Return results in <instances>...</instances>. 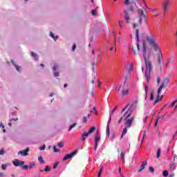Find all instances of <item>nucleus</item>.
<instances>
[{
  "instance_id": "obj_54",
  "label": "nucleus",
  "mask_w": 177,
  "mask_h": 177,
  "mask_svg": "<svg viewBox=\"0 0 177 177\" xmlns=\"http://www.w3.org/2000/svg\"><path fill=\"white\" fill-rule=\"evenodd\" d=\"M54 77H59V72H55L54 73Z\"/></svg>"
},
{
  "instance_id": "obj_14",
  "label": "nucleus",
  "mask_w": 177,
  "mask_h": 177,
  "mask_svg": "<svg viewBox=\"0 0 177 177\" xmlns=\"http://www.w3.org/2000/svg\"><path fill=\"white\" fill-rule=\"evenodd\" d=\"M30 151V148L27 147L25 150L19 151L18 152V155L23 156V157H26V156H28V152Z\"/></svg>"
},
{
  "instance_id": "obj_30",
  "label": "nucleus",
  "mask_w": 177,
  "mask_h": 177,
  "mask_svg": "<svg viewBox=\"0 0 177 177\" xmlns=\"http://www.w3.org/2000/svg\"><path fill=\"white\" fill-rule=\"evenodd\" d=\"M57 146L62 149V147H64V143H63V142H58Z\"/></svg>"
},
{
  "instance_id": "obj_62",
  "label": "nucleus",
  "mask_w": 177,
  "mask_h": 177,
  "mask_svg": "<svg viewBox=\"0 0 177 177\" xmlns=\"http://www.w3.org/2000/svg\"><path fill=\"white\" fill-rule=\"evenodd\" d=\"M112 139H115V134L114 133L112 134Z\"/></svg>"
},
{
  "instance_id": "obj_27",
  "label": "nucleus",
  "mask_w": 177,
  "mask_h": 177,
  "mask_svg": "<svg viewBox=\"0 0 177 177\" xmlns=\"http://www.w3.org/2000/svg\"><path fill=\"white\" fill-rule=\"evenodd\" d=\"M161 154V149L160 148L158 149V151H157V156H156V158H160V156Z\"/></svg>"
},
{
  "instance_id": "obj_3",
  "label": "nucleus",
  "mask_w": 177,
  "mask_h": 177,
  "mask_svg": "<svg viewBox=\"0 0 177 177\" xmlns=\"http://www.w3.org/2000/svg\"><path fill=\"white\" fill-rule=\"evenodd\" d=\"M146 42L149 45H157V41H156V39H154V35L151 33L142 37V45H146Z\"/></svg>"
},
{
  "instance_id": "obj_12",
  "label": "nucleus",
  "mask_w": 177,
  "mask_h": 177,
  "mask_svg": "<svg viewBox=\"0 0 177 177\" xmlns=\"http://www.w3.org/2000/svg\"><path fill=\"white\" fill-rule=\"evenodd\" d=\"M77 151H78V149H76L75 151L71 152V153L66 154L64 157L63 161H66V160H69V158H72L73 156H75V154H77Z\"/></svg>"
},
{
  "instance_id": "obj_33",
  "label": "nucleus",
  "mask_w": 177,
  "mask_h": 177,
  "mask_svg": "<svg viewBox=\"0 0 177 177\" xmlns=\"http://www.w3.org/2000/svg\"><path fill=\"white\" fill-rule=\"evenodd\" d=\"M44 171H45L46 172H49V171H50V168L49 167L48 165H46V167H45V169H44Z\"/></svg>"
},
{
  "instance_id": "obj_18",
  "label": "nucleus",
  "mask_w": 177,
  "mask_h": 177,
  "mask_svg": "<svg viewBox=\"0 0 177 177\" xmlns=\"http://www.w3.org/2000/svg\"><path fill=\"white\" fill-rule=\"evenodd\" d=\"M147 165V161L142 162V163L140 165V169L138 171V172H142L143 169H145V167Z\"/></svg>"
},
{
  "instance_id": "obj_55",
  "label": "nucleus",
  "mask_w": 177,
  "mask_h": 177,
  "mask_svg": "<svg viewBox=\"0 0 177 177\" xmlns=\"http://www.w3.org/2000/svg\"><path fill=\"white\" fill-rule=\"evenodd\" d=\"M53 70H54L55 71H56V70H57V65H54V66H53Z\"/></svg>"
},
{
  "instance_id": "obj_40",
  "label": "nucleus",
  "mask_w": 177,
  "mask_h": 177,
  "mask_svg": "<svg viewBox=\"0 0 177 177\" xmlns=\"http://www.w3.org/2000/svg\"><path fill=\"white\" fill-rule=\"evenodd\" d=\"M139 26H140V24H139V21L138 24H133V28H138Z\"/></svg>"
},
{
  "instance_id": "obj_57",
  "label": "nucleus",
  "mask_w": 177,
  "mask_h": 177,
  "mask_svg": "<svg viewBox=\"0 0 177 177\" xmlns=\"http://www.w3.org/2000/svg\"><path fill=\"white\" fill-rule=\"evenodd\" d=\"M165 117V115H162V116H158L157 120H160V118L164 119V118Z\"/></svg>"
},
{
  "instance_id": "obj_37",
  "label": "nucleus",
  "mask_w": 177,
  "mask_h": 177,
  "mask_svg": "<svg viewBox=\"0 0 177 177\" xmlns=\"http://www.w3.org/2000/svg\"><path fill=\"white\" fill-rule=\"evenodd\" d=\"M6 168H8V165H1V169H3V171L6 170Z\"/></svg>"
},
{
  "instance_id": "obj_21",
  "label": "nucleus",
  "mask_w": 177,
  "mask_h": 177,
  "mask_svg": "<svg viewBox=\"0 0 177 177\" xmlns=\"http://www.w3.org/2000/svg\"><path fill=\"white\" fill-rule=\"evenodd\" d=\"M126 153H127L126 151H122L120 153V156H121L122 162H125V154H126Z\"/></svg>"
},
{
  "instance_id": "obj_34",
  "label": "nucleus",
  "mask_w": 177,
  "mask_h": 177,
  "mask_svg": "<svg viewBox=\"0 0 177 177\" xmlns=\"http://www.w3.org/2000/svg\"><path fill=\"white\" fill-rule=\"evenodd\" d=\"M162 176H163L164 177L168 176V171H167V170L163 171V172H162Z\"/></svg>"
},
{
  "instance_id": "obj_56",
  "label": "nucleus",
  "mask_w": 177,
  "mask_h": 177,
  "mask_svg": "<svg viewBox=\"0 0 177 177\" xmlns=\"http://www.w3.org/2000/svg\"><path fill=\"white\" fill-rule=\"evenodd\" d=\"M88 121V118L86 117H84L83 119V122H86Z\"/></svg>"
},
{
  "instance_id": "obj_25",
  "label": "nucleus",
  "mask_w": 177,
  "mask_h": 177,
  "mask_svg": "<svg viewBox=\"0 0 177 177\" xmlns=\"http://www.w3.org/2000/svg\"><path fill=\"white\" fill-rule=\"evenodd\" d=\"M38 161L40 164H45V160H44V158L41 156L38 157Z\"/></svg>"
},
{
  "instance_id": "obj_49",
  "label": "nucleus",
  "mask_w": 177,
  "mask_h": 177,
  "mask_svg": "<svg viewBox=\"0 0 177 177\" xmlns=\"http://www.w3.org/2000/svg\"><path fill=\"white\" fill-rule=\"evenodd\" d=\"M161 82V79L160 78V77H157V84L158 85H160V82Z\"/></svg>"
},
{
  "instance_id": "obj_35",
  "label": "nucleus",
  "mask_w": 177,
  "mask_h": 177,
  "mask_svg": "<svg viewBox=\"0 0 177 177\" xmlns=\"http://www.w3.org/2000/svg\"><path fill=\"white\" fill-rule=\"evenodd\" d=\"M53 149H54V152L55 153H59V151H60V150L57 148H56V146H53Z\"/></svg>"
},
{
  "instance_id": "obj_61",
  "label": "nucleus",
  "mask_w": 177,
  "mask_h": 177,
  "mask_svg": "<svg viewBox=\"0 0 177 177\" xmlns=\"http://www.w3.org/2000/svg\"><path fill=\"white\" fill-rule=\"evenodd\" d=\"M176 160H177V156H176V155H174V161H176Z\"/></svg>"
},
{
  "instance_id": "obj_48",
  "label": "nucleus",
  "mask_w": 177,
  "mask_h": 177,
  "mask_svg": "<svg viewBox=\"0 0 177 177\" xmlns=\"http://www.w3.org/2000/svg\"><path fill=\"white\" fill-rule=\"evenodd\" d=\"M145 138H146V131H144V134H143V136H142V142H143V140H145Z\"/></svg>"
},
{
  "instance_id": "obj_23",
  "label": "nucleus",
  "mask_w": 177,
  "mask_h": 177,
  "mask_svg": "<svg viewBox=\"0 0 177 177\" xmlns=\"http://www.w3.org/2000/svg\"><path fill=\"white\" fill-rule=\"evenodd\" d=\"M95 130H96V127H91L89 129L88 133L90 135H92V133H93V132H95Z\"/></svg>"
},
{
  "instance_id": "obj_46",
  "label": "nucleus",
  "mask_w": 177,
  "mask_h": 177,
  "mask_svg": "<svg viewBox=\"0 0 177 177\" xmlns=\"http://www.w3.org/2000/svg\"><path fill=\"white\" fill-rule=\"evenodd\" d=\"M147 89H149V86L147 85H145V91L146 95L147 94Z\"/></svg>"
},
{
  "instance_id": "obj_19",
  "label": "nucleus",
  "mask_w": 177,
  "mask_h": 177,
  "mask_svg": "<svg viewBox=\"0 0 177 177\" xmlns=\"http://www.w3.org/2000/svg\"><path fill=\"white\" fill-rule=\"evenodd\" d=\"M89 135H91L88 132H86L84 131L82 136V140H85V139H86V138H88V136H89Z\"/></svg>"
},
{
  "instance_id": "obj_6",
  "label": "nucleus",
  "mask_w": 177,
  "mask_h": 177,
  "mask_svg": "<svg viewBox=\"0 0 177 177\" xmlns=\"http://www.w3.org/2000/svg\"><path fill=\"white\" fill-rule=\"evenodd\" d=\"M171 82V79L167 76L163 77V81L160 86L158 88V93H161L162 89H165L168 86V84Z\"/></svg>"
},
{
  "instance_id": "obj_2",
  "label": "nucleus",
  "mask_w": 177,
  "mask_h": 177,
  "mask_svg": "<svg viewBox=\"0 0 177 177\" xmlns=\"http://www.w3.org/2000/svg\"><path fill=\"white\" fill-rule=\"evenodd\" d=\"M132 107H133V104H128L122 110V114H123L122 117H121L118 120V124L120 125L121 122H122V120L127 121L129 120V117L132 115L133 110Z\"/></svg>"
},
{
  "instance_id": "obj_36",
  "label": "nucleus",
  "mask_w": 177,
  "mask_h": 177,
  "mask_svg": "<svg viewBox=\"0 0 177 177\" xmlns=\"http://www.w3.org/2000/svg\"><path fill=\"white\" fill-rule=\"evenodd\" d=\"M107 49H109V50L111 52V50H113V49H115V52L117 51V48L116 47H114V46H112V47H108Z\"/></svg>"
},
{
  "instance_id": "obj_63",
  "label": "nucleus",
  "mask_w": 177,
  "mask_h": 177,
  "mask_svg": "<svg viewBox=\"0 0 177 177\" xmlns=\"http://www.w3.org/2000/svg\"><path fill=\"white\" fill-rule=\"evenodd\" d=\"M175 37H176V42H177V29L176 30Z\"/></svg>"
},
{
  "instance_id": "obj_59",
  "label": "nucleus",
  "mask_w": 177,
  "mask_h": 177,
  "mask_svg": "<svg viewBox=\"0 0 177 177\" xmlns=\"http://www.w3.org/2000/svg\"><path fill=\"white\" fill-rule=\"evenodd\" d=\"M117 110V106H115L114 109L112 111V114H114V112Z\"/></svg>"
},
{
  "instance_id": "obj_29",
  "label": "nucleus",
  "mask_w": 177,
  "mask_h": 177,
  "mask_svg": "<svg viewBox=\"0 0 177 177\" xmlns=\"http://www.w3.org/2000/svg\"><path fill=\"white\" fill-rule=\"evenodd\" d=\"M175 168H176V165H175V163H172L171 165H170V169L171 171H174Z\"/></svg>"
},
{
  "instance_id": "obj_15",
  "label": "nucleus",
  "mask_w": 177,
  "mask_h": 177,
  "mask_svg": "<svg viewBox=\"0 0 177 177\" xmlns=\"http://www.w3.org/2000/svg\"><path fill=\"white\" fill-rule=\"evenodd\" d=\"M124 20L126 21V23L129 24V20H131V17L129 16V13L128 12V11H127V10H124Z\"/></svg>"
},
{
  "instance_id": "obj_11",
  "label": "nucleus",
  "mask_w": 177,
  "mask_h": 177,
  "mask_svg": "<svg viewBox=\"0 0 177 177\" xmlns=\"http://www.w3.org/2000/svg\"><path fill=\"white\" fill-rule=\"evenodd\" d=\"M171 5V0H165V1L162 4V8L164 10L163 16H165V13H167L168 10V6Z\"/></svg>"
},
{
  "instance_id": "obj_8",
  "label": "nucleus",
  "mask_w": 177,
  "mask_h": 177,
  "mask_svg": "<svg viewBox=\"0 0 177 177\" xmlns=\"http://www.w3.org/2000/svg\"><path fill=\"white\" fill-rule=\"evenodd\" d=\"M118 93L119 96H121V97L128 96V95H129V88L124 89V86L121 85L118 88Z\"/></svg>"
},
{
  "instance_id": "obj_42",
  "label": "nucleus",
  "mask_w": 177,
  "mask_h": 177,
  "mask_svg": "<svg viewBox=\"0 0 177 177\" xmlns=\"http://www.w3.org/2000/svg\"><path fill=\"white\" fill-rule=\"evenodd\" d=\"M28 168H29L28 165H24L22 167V169H25V171H27V169H28Z\"/></svg>"
},
{
  "instance_id": "obj_51",
  "label": "nucleus",
  "mask_w": 177,
  "mask_h": 177,
  "mask_svg": "<svg viewBox=\"0 0 177 177\" xmlns=\"http://www.w3.org/2000/svg\"><path fill=\"white\" fill-rule=\"evenodd\" d=\"M154 99V94L153 93H151L150 100H153Z\"/></svg>"
},
{
  "instance_id": "obj_20",
  "label": "nucleus",
  "mask_w": 177,
  "mask_h": 177,
  "mask_svg": "<svg viewBox=\"0 0 177 177\" xmlns=\"http://www.w3.org/2000/svg\"><path fill=\"white\" fill-rule=\"evenodd\" d=\"M136 38L137 40L136 45H139V29L136 30Z\"/></svg>"
},
{
  "instance_id": "obj_17",
  "label": "nucleus",
  "mask_w": 177,
  "mask_h": 177,
  "mask_svg": "<svg viewBox=\"0 0 177 177\" xmlns=\"http://www.w3.org/2000/svg\"><path fill=\"white\" fill-rule=\"evenodd\" d=\"M157 94H158L157 99L154 101L153 104H157V103H160V100H162L163 95H161V97L160 98V93H157Z\"/></svg>"
},
{
  "instance_id": "obj_24",
  "label": "nucleus",
  "mask_w": 177,
  "mask_h": 177,
  "mask_svg": "<svg viewBox=\"0 0 177 177\" xmlns=\"http://www.w3.org/2000/svg\"><path fill=\"white\" fill-rule=\"evenodd\" d=\"M31 56L32 57L34 58L35 60H38V55H37V53H34V52H31Z\"/></svg>"
},
{
  "instance_id": "obj_7",
  "label": "nucleus",
  "mask_w": 177,
  "mask_h": 177,
  "mask_svg": "<svg viewBox=\"0 0 177 177\" xmlns=\"http://www.w3.org/2000/svg\"><path fill=\"white\" fill-rule=\"evenodd\" d=\"M145 8L140 9L138 8L137 10L138 15V17H139V24L140 26H142V24L143 23V20L144 21H146V14L145 13Z\"/></svg>"
},
{
  "instance_id": "obj_52",
  "label": "nucleus",
  "mask_w": 177,
  "mask_h": 177,
  "mask_svg": "<svg viewBox=\"0 0 177 177\" xmlns=\"http://www.w3.org/2000/svg\"><path fill=\"white\" fill-rule=\"evenodd\" d=\"M39 150H45V145L40 147Z\"/></svg>"
},
{
  "instance_id": "obj_50",
  "label": "nucleus",
  "mask_w": 177,
  "mask_h": 177,
  "mask_svg": "<svg viewBox=\"0 0 177 177\" xmlns=\"http://www.w3.org/2000/svg\"><path fill=\"white\" fill-rule=\"evenodd\" d=\"M176 102H177V100H176V101L173 102L171 104L170 107H174V106H175V103H176Z\"/></svg>"
},
{
  "instance_id": "obj_41",
  "label": "nucleus",
  "mask_w": 177,
  "mask_h": 177,
  "mask_svg": "<svg viewBox=\"0 0 177 177\" xmlns=\"http://www.w3.org/2000/svg\"><path fill=\"white\" fill-rule=\"evenodd\" d=\"M147 9L151 12H156V10H158V9L157 8L153 9V8H147Z\"/></svg>"
},
{
  "instance_id": "obj_10",
  "label": "nucleus",
  "mask_w": 177,
  "mask_h": 177,
  "mask_svg": "<svg viewBox=\"0 0 177 177\" xmlns=\"http://www.w3.org/2000/svg\"><path fill=\"white\" fill-rule=\"evenodd\" d=\"M99 140H100V131L99 129L97 130L94 141H95V146H94V150L96 151V149H97V143L99 142Z\"/></svg>"
},
{
  "instance_id": "obj_32",
  "label": "nucleus",
  "mask_w": 177,
  "mask_h": 177,
  "mask_svg": "<svg viewBox=\"0 0 177 177\" xmlns=\"http://www.w3.org/2000/svg\"><path fill=\"white\" fill-rule=\"evenodd\" d=\"M28 167H29V169H32L33 167H35V162L30 163Z\"/></svg>"
},
{
  "instance_id": "obj_64",
  "label": "nucleus",
  "mask_w": 177,
  "mask_h": 177,
  "mask_svg": "<svg viewBox=\"0 0 177 177\" xmlns=\"http://www.w3.org/2000/svg\"><path fill=\"white\" fill-rule=\"evenodd\" d=\"M5 176V174L3 173H0V177H3Z\"/></svg>"
},
{
  "instance_id": "obj_26",
  "label": "nucleus",
  "mask_w": 177,
  "mask_h": 177,
  "mask_svg": "<svg viewBox=\"0 0 177 177\" xmlns=\"http://www.w3.org/2000/svg\"><path fill=\"white\" fill-rule=\"evenodd\" d=\"M50 37H51V38H53V39L55 41H56V39H57V38H59L58 36H55V34H53V32H50Z\"/></svg>"
},
{
  "instance_id": "obj_31",
  "label": "nucleus",
  "mask_w": 177,
  "mask_h": 177,
  "mask_svg": "<svg viewBox=\"0 0 177 177\" xmlns=\"http://www.w3.org/2000/svg\"><path fill=\"white\" fill-rule=\"evenodd\" d=\"M102 172H103V166L101 167V168L100 169L97 177H100V175H102Z\"/></svg>"
},
{
  "instance_id": "obj_58",
  "label": "nucleus",
  "mask_w": 177,
  "mask_h": 177,
  "mask_svg": "<svg viewBox=\"0 0 177 177\" xmlns=\"http://www.w3.org/2000/svg\"><path fill=\"white\" fill-rule=\"evenodd\" d=\"M77 48L76 45H73V48H72V50L74 51L75 50V48Z\"/></svg>"
},
{
  "instance_id": "obj_16",
  "label": "nucleus",
  "mask_w": 177,
  "mask_h": 177,
  "mask_svg": "<svg viewBox=\"0 0 177 177\" xmlns=\"http://www.w3.org/2000/svg\"><path fill=\"white\" fill-rule=\"evenodd\" d=\"M111 122V116L109 118V122H108L107 127H106V136H110V122Z\"/></svg>"
},
{
  "instance_id": "obj_45",
  "label": "nucleus",
  "mask_w": 177,
  "mask_h": 177,
  "mask_svg": "<svg viewBox=\"0 0 177 177\" xmlns=\"http://www.w3.org/2000/svg\"><path fill=\"white\" fill-rule=\"evenodd\" d=\"M149 171L150 172H154V167H149Z\"/></svg>"
},
{
  "instance_id": "obj_28",
  "label": "nucleus",
  "mask_w": 177,
  "mask_h": 177,
  "mask_svg": "<svg viewBox=\"0 0 177 177\" xmlns=\"http://www.w3.org/2000/svg\"><path fill=\"white\" fill-rule=\"evenodd\" d=\"M78 124H77V123H74L73 124L71 125L68 131H71V129H73V128H75V127H77Z\"/></svg>"
},
{
  "instance_id": "obj_53",
  "label": "nucleus",
  "mask_w": 177,
  "mask_h": 177,
  "mask_svg": "<svg viewBox=\"0 0 177 177\" xmlns=\"http://www.w3.org/2000/svg\"><path fill=\"white\" fill-rule=\"evenodd\" d=\"M3 154H5V151L3 150H0V156H3Z\"/></svg>"
},
{
  "instance_id": "obj_39",
  "label": "nucleus",
  "mask_w": 177,
  "mask_h": 177,
  "mask_svg": "<svg viewBox=\"0 0 177 177\" xmlns=\"http://www.w3.org/2000/svg\"><path fill=\"white\" fill-rule=\"evenodd\" d=\"M133 64H131L130 66H129V71H133Z\"/></svg>"
},
{
  "instance_id": "obj_60",
  "label": "nucleus",
  "mask_w": 177,
  "mask_h": 177,
  "mask_svg": "<svg viewBox=\"0 0 177 177\" xmlns=\"http://www.w3.org/2000/svg\"><path fill=\"white\" fill-rule=\"evenodd\" d=\"M157 124H158V119H156V121L155 122V127H157Z\"/></svg>"
},
{
  "instance_id": "obj_13",
  "label": "nucleus",
  "mask_w": 177,
  "mask_h": 177,
  "mask_svg": "<svg viewBox=\"0 0 177 177\" xmlns=\"http://www.w3.org/2000/svg\"><path fill=\"white\" fill-rule=\"evenodd\" d=\"M13 165L15 167H22V165H24V161L19 160V159H16L12 162Z\"/></svg>"
},
{
  "instance_id": "obj_43",
  "label": "nucleus",
  "mask_w": 177,
  "mask_h": 177,
  "mask_svg": "<svg viewBox=\"0 0 177 177\" xmlns=\"http://www.w3.org/2000/svg\"><path fill=\"white\" fill-rule=\"evenodd\" d=\"M123 24H124V22L122 21H118L119 27H120L122 28Z\"/></svg>"
},
{
  "instance_id": "obj_44",
  "label": "nucleus",
  "mask_w": 177,
  "mask_h": 177,
  "mask_svg": "<svg viewBox=\"0 0 177 177\" xmlns=\"http://www.w3.org/2000/svg\"><path fill=\"white\" fill-rule=\"evenodd\" d=\"M91 13H92L93 16H96V13H97L96 10H93L91 11Z\"/></svg>"
},
{
  "instance_id": "obj_5",
  "label": "nucleus",
  "mask_w": 177,
  "mask_h": 177,
  "mask_svg": "<svg viewBox=\"0 0 177 177\" xmlns=\"http://www.w3.org/2000/svg\"><path fill=\"white\" fill-rule=\"evenodd\" d=\"M136 2L137 3H140L139 0H125L124 3L126 5V6H129V10H130V12H135V8L138 9Z\"/></svg>"
},
{
  "instance_id": "obj_1",
  "label": "nucleus",
  "mask_w": 177,
  "mask_h": 177,
  "mask_svg": "<svg viewBox=\"0 0 177 177\" xmlns=\"http://www.w3.org/2000/svg\"><path fill=\"white\" fill-rule=\"evenodd\" d=\"M142 56L146 66L145 78L149 82L150 81V74L153 70V64L150 62L151 56L157 60L158 66H161L162 62V51L160 46H142Z\"/></svg>"
},
{
  "instance_id": "obj_38",
  "label": "nucleus",
  "mask_w": 177,
  "mask_h": 177,
  "mask_svg": "<svg viewBox=\"0 0 177 177\" xmlns=\"http://www.w3.org/2000/svg\"><path fill=\"white\" fill-rule=\"evenodd\" d=\"M59 165V162H55L53 166V169H56V168H57V166Z\"/></svg>"
},
{
  "instance_id": "obj_4",
  "label": "nucleus",
  "mask_w": 177,
  "mask_h": 177,
  "mask_svg": "<svg viewBox=\"0 0 177 177\" xmlns=\"http://www.w3.org/2000/svg\"><path fill=\"white\" fill-rule=\"evenodd\" d=\"M135 121V118L131 117L127 120L124 121V128L122 132V136L120 137V139H122L124 138V135H127V132H128V128H131L132 127V122Z\"/></svg>"
},
{
  "instance_id": "obj_47",
  "label": "nucleus",
  "mask_w": 177,
  "mask_h": 177,
  "mask_svg": "<svg viewBox=\"0 0 177 177\" xmlns=\"http://www.w3.org/2000/svg\"><path fill=\"white\" fill-rule=\"evenodd\" d=\"M18 120H19V118H14L10 119V122H11V121H18Z\"/></svg>"
},
{
  "instance_id": "obj_9",
  "label": "nucleus",
  "mask_w": 177,
  "mask_h": 177,
  "mask_svg": "<svg viewBox=\"0 0 177 177\" xmlns=\"http://www.w3.org/2000/svg\"><path fill=\"white\" fill-rule=\"evenodd\" d=\"M143 46L144 45H133L131 47V50H133V53L134 55H138L139 52H140V48H142V52H143Z\"/></svg>"
},
{
  "instance_id": "obj_22",
  "label": "nucleus",
  "mask_w": 177,
  "mask_h": 177,
  "mask_svg": "<svg viewBox=\"0 0 177 177\" xmlns=\"http://www.w3.org/2000/svg\"><path fill=\"white\" fill-rule=\"evenodd\" d=\"M11 63L15 67L17 71L20 72V66H19L17 64H15V61H13V59L11 60Z\"/></svg>"
}]
</instances>
